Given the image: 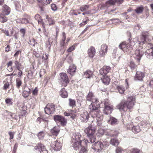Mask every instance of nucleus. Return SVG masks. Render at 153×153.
<instances>
[{
    "mask_svg": "<svg viewBox=\"0 0 153 153\" xmlns=\"http://www.w3.org/2000/svg\"><path fill=\"white\" fill-rule=\"evenodd\" d=\"M135 98L134 96H130L128 98L127 101L123 100L116 106L117 109H119L120 111H125L127 110L131 111L134 105Z\"/></svg>",
    "mask_w": 153,
    "mask_h": 153,
    "instance_id": "f257e3e1",
    "label": "nucleus"
},
{
    "mask_svg": "<svg viewBox=\"0 0 153 153\" xmlns=\"http://www.w3.org/2000/svg\"><path fill=\"white\" fill-rule=\"evenodd\" d=\"M81 136L79 133H75L73 136L71 143L76 150H77L81 147L82 143H83L86 146H87L88 143H89L88 140H83V139H81Z\"/></svg>",
    "mask_w": 153,
    "mask_h": 153,
    "instance_id": "f03ea898",
    "label": "nucleus"
},
{
    "mask_svg": "<svg viewBox=\"0 0 153 153\" xmlns=\"http://www.w3.org/2000/svg\"><path fill=\"white\" fill-rule=\"evenodd\" d=\"M92 123L90 124L89 126L85 129V132L87 134V136L89 138L88 142L89 143H92L95 141L96 137L94 135L95 132V128L93 127Z\"/></svg>",
    "mask_w": 153,
    "mask_h": 153,
    "instance_id": "7ed1b4c3",
    "label": "nucleus"
},
{
    "mask_svg": "<svg viewBox=\"0 0 153 153\" xmlns=\"http://www.w3.org/2000/svg\"><path fill=\"white\" fill-rule=\"evenodd\" d=\"M145 51V48L142 46H139L135 50L133 56L139 63L144 52Z\"/></svg>",
    "mask_w": 153,
    "mask_h": 153,
    "instance_id": "20e7f679",
    "label": "nucleus"
},
{
    "mask_svg": "<svg viewBox=\"0 0 153 153\" xmlns=\"http://www.w3.org/2000/svg\"><path fill=\"white\" fill-rule=\"evenodd\" d=\"M131 42L126 44L125 42H123L119 45V48L124 52L128 53L131 52L132 49V46L131 45Z\"/></svg>",
    "mask_w": 153,
    "mask_h": 153,
    "instance_id": "39448f33",
    "label": "nucleus"
},
{
    "mask_svg": "<svg viewBox=\"0 0 153 153\" xmlns=\"http://www.w3.org/2000/svg\"><path fill=\"white\" fill-rule=\"evenodd\" d=\"M60 82L62 86L66 87L69 82V79L68 76L65 73H62L60 74Z\"/></svg>",
    "mask_w": 153,
    "mask_h": 153,
    "instance_id": "423d86ee",
    "label": "nucleus"
},
{
    "mask_svg": "<svg viewBox=\"0 0 153 153\" xmlns=\"http://www.w3.org/2000/svg\"><path fill=\"white\" fill-rule=\"evenodd\" d=\"M55 110V105L53 103L48 104L45 108V112L46 114H53Z\"/></svg>",
    "mask_w": 153,
    "mask_h": 153,
    "instance_id": "0eeeda50",
    "label": "nucleus"
},
{
    "mask_svg": "<svg viewBox=\"0 0 153 153\" xmlns=\"http://www.w3.org/2000/svg\"><path fill=\"white\" fill-rule=\"evenodd\" d=\"M148 33L147 32L143 33L142 36L140 37V39H137V42L139 44L143 45L146 42L148 37Z\"/></svg>",
    "mask_w": 153,
    "mask_h": 153,
    "instance_id": "6e6552de",
    "label": "nucleus"
},
{
    "mask_svg": "<svg viewBox=\"0 0 153 153\" xmlns=\"http://www.w3.org/2000/svg\"><path fill=\"white\" fill-rule=\"evenodd\" d=\"M104 105V113L106 114H111L113 110V109L111 105L109 104L108 100L107 99L105 101Z\"/></svg>",
    "mask_w": 153,
    "mask_h": 153,
    "instance_id": "1a4fd4ad",
    "label": "nucleus"
},
{
    "mask_svg": "<svg viewBox=\"0 0 153 153\" xmlns=\"http://www.w3.org/2000/svg\"><path fill=\"white\" fill-rule=\"evenodd\" d=\"M103 146L102 143L100 142H97L92 146V148L95 152H99L102 150Z\"/></svg>",
    "mask_w": 153,
    "mask_h": 153,
    "instance_id": "9d476101",
    "label": "nucleus"
},
{
    "mask_svg": "<svg viewBox=\"0 0 153 153\" xmlns=\"http://www.w3.org/2000/svg\"><path fill=\"white\" fill-rule=\"evenodd\" d=\"M34 149L36 150H38L40 153H47V151L46 150L45 146L42 143H39L37 146L34 147Z\"/></svg>",
    "mask_w": 153,
    "mask_h": 153,
    "instance_id": "9b49d317",
    "label": "nucleus"
},
{
    "mask_svg": "<svg viewBox=\"0 0 153 153\" xmlns=\"http://www.w3.org/2000/svg\"><path fill=\"white\" fill-rule=\"evenodd\" d=\"M51 145L53 149L56 151H59L61 149L62 146L61 143L57 140L52 142Z\"/></svg>",
    "mask_w": 153,
    "mask_h": 153,
    "instance_id": "f8f14e48",
    "label": "nucleus"
},
{
    "mask_svg": "<svg viewBox=\"0 0 153 153\" xmlns=\"http://www.w3.org/2000/svg\"><path fill=\"white\" fill-rule=\"evenodd\" d=\"M99 107V104L98 101L97 102L94 101L92 102L89 106L90 111L94 113L97 111L96 110L98 111V108Z\"/></svg>",
    "mask_w": 153,
    "mask_h": 153,
    "instance_id": "ddd939ff",
    "label": "nucleus"
},
{
    "mask_svg": "<svg viewBox=\"0 0 153 153\" xmlns=\"http://www.w3.org/2000/svg\"><path fill=\"white\" fill-rule=\"evenodd\" d=\"M89 116L88 113L86 111H83L80 115V120L82 122H86L88 120Z\"/></svg>",
    "mask_w": 153,
    "mask_h": 153,
    "instance_id": "4468645a",
    "label": "nucleus"
},
{
    "mask_svg": "<svg viewBox=\"0 0 153 153\" xmlns=\"http://www.w3.org/2000/svg\"><path fill=\"white\" fill-rule=\"evenodd\" d=\"M110 69L111 68L109 66H105L100 70L99 72L101 75L104 76L108 73Z\"/></svg>",
    "mask_w": 153,
    "mask_h": 153,
    "instance_id": "2eb2a0df",
    "label": "nucleus"
},
{
    "mask_svg": "<svg viewBox=\"0 0 153 153\" xmlns=\"http://www.w3.org/2000/svg\"><path fill=\"white\" fill-rule=\"evenodd\" d=\"M108 46L106 45H102L101 49L99 52L100 55L101 56H104L107 53Z\"/></svg>",
    "mask_w": 153,
    "mask_h": 153,
    "instance_id": "dca6fc26",
    "label": "nucleus"
},
{
    "mask_svg": "<svg viewBox=\"0 0 153 153\" xmlns=\"http://www.w3.org/2000/svg\"><path fill=\"white\" fill-rule=\"evenodd\" d=\"M144 76V74L143 72L139 71H137L134 79L136 80L142 81Z\"/></svg>",
    "mask_w": 153,
    "mask_h": 153,
    "instance_id": "f3484780",
    "label": "nucleus"
},
{
    "mask_svg": "<svg viewBox=\"0 0 153 153\" xmlns=\"http://www.w3.org/2000/svg\"><path fill=\"white\" fill-rule=\"evenodd\" d=\"M87 100L92 102L94 101L95 102H97V99L95 98L93 93L91 92H90L88 94L86 97Z\"/></svg>",
    "mask_w": 153,
    "mask_h": 153,
    "instance_id": "a211bd4d",
    "label": "nucleus"
},
{
    "mask_svg": "<svg viewBox=\"0 0 153 153\" xmlns=\"http://www.w3.org/2000/svg\"><path fill=\"white\" fill-rule=\"evenodd\" d=\"M10 12V9L8 6L5 4L3 6L2 13L5 15H8Z\"/></svg>",
    "mask_w": 153,
    "mask_h": 153,
    "instance_id": "6ab92c4d",
    "label": "nucleus"
},
{
    "mask_svg": "<svg viewBox=\"0 0 153 153\" xmlns=\"http://www.w3.org/2000/svg\"><path fill=\"white\" fill-rule=\"evenodd\" d=\"M145 52V55L149 59L153 58V47L147 49Z\"/></svg>",
    "mask_w": 153,
    "mask_h": 153,
    "instance_id": "aec40b11",
    "label": "nucleus"
},
{
    "mask_svg": "<svg viewBox=\"0 0 153 153\" xmlns=\"http://www.w3.org/2000/svg\"><path fill=\"white\" fill-rule=\"evenodd\" d=\"M25 90L23 91L22 96L25 98L27 97L30 94V90L25 85L24 87Z\"/></svg>",
    "mask_w": 153,
    "mask_h": 153,
    "instance_id": "412c9836",
    "label": "nucleus"
},
{
    "mask_svg": "<svg viewBox=\"0 0 153 153\" xmlns=\"http://www.w3.org/2000/svg\"><path fill=\"white\" fill-rule=\"evenodd\" d=\"M76 70V67L75 65H71L70 66L67 72L70 75H73L75 72Z\"/></svg>",
    "mask_w": 153,
    "mask_h": 153,
    "instance_id": "4be33fe9",
    "label": "nucleus"
},
{
    "mask_svg": "<svg viewBox=\"0 0 153 153\" xmlns=\"http://www.w3.org/2000/svg\"><path fill=\"white\" fill-rule=\"evenodd\" d=\"M95 48L92 46L88 50V53L89 56L91 58H93L95 54Z\"/></svg>",
    "mask_w": 153,
    "mask_h": 153,
    "instance_id": "5701e85b",
    "label": "nucleus"
},
{
    "mask_svg": "<svg viewBox=\"0 0 153 153\" xmlns=\"http://www.w3.org/2000/svg\"><path fill=\"white\" fill-rule=\"evenodd\" d=\"M61 96L63 98H67L68 97V93L65 88H62L59 92Z\"/></svg>",
    "mask_w": 153,
    "mask_h": 153,
    "instance_id": "b1692460",
    "label": "nucleus"
},
{
    "mask_svg": "<svg viewBox=\"0 0 153 153\" xmlns=\"http://www.w3.org/2000/svg\"><path fill=\"white\" fill-rule=\"evenodd\" d=\"M110 143L112 145L117 146L119 144V142L116 138H112L110 141Z\"/></svg>",
    "mask_w": 153,
    "mask_h": 153,
    "instance_id": "393cba45",
    "label": "nucleus"
},
{
    "mask_svg": "<svg viewBox=\"0 0 153 153\" xmlns=\"http://www.w3.org/2000/svg\"><path fill=\"white\" fill-rule=\"evenodd\" d=\"M103 77L102 79V82L106 85H108L110 81V78L105 75L103 76Z\"/></svg>",
    "mask_w": 153,
    "mask_h": 153,
    "instance_id": "a878e982",
    "label": "nucleus"
},
{
    "mask_svg": "<svg viewBox=\"0 0 153 153\" xmlns=\"http://www.w3.org/2000/svg\"><path fill=\"white\" fill-rule=\"evenodd\" d=\"M114 131L109 129L105 131V134L107 136L111 137H114L115 135Z\"/></svg>",
    "mask_w": 153,
    "mask_h": 153,
    "instance_id": "bb28decb",
    "label": "nucleus"
},
{
    "mask_svg": "<svg viewBox=\"0 0 153 153\" xmlns=\"http://www.w3.org/2000/svg\"><path fill=\"white\" fill-rule=\"evenodd\" d=\"M93 74L92 71L90 70H87L84 72L83 75L86 78H90L92 76Z\"/></svg>",
    "mask_w": 153,
    "mask_h": 153,
    "instance_id": "cd10ccee",
    "label": "nucleus"
},
{
    "mask_svg": "<svg viewBox=\"0 0 153 153\" xmlns=\"http://www.w3.org/2000/svg\"><path fill=\"white\" fill-rule=\"evenodd\" d=\"M73 111L72 110H71L70 112L65 111L64 113V115L65 116H70L73 119H74L76 115L75 114L73 113Z\"/></svg>",
    "mask_w": 153,
    "mask_h": 153,
    "instance_id": "c85d7f7f",
    "label": "nucleus"
},
{
    "mask_svg": "<svg viewBox=\"0 0 153 153\" xmlns=\"http://www.w3.org/2000/svg\"><path fill=\"white\" fill-rule=\"evenodd\" d=\"M109 122L112 125L117 124L118 123V120L113 117H110Z\"/></svg>",
    "mask_w": 153,
    "mask_h": 153,
    "instance_id": "c756f323",
    "label": "nucleus"
},
{
    "mask_svg": "<svg viewBox=\"0 0 153 153\" xmlns=\"http://www.w3.org/2000/svg\"><path fill=\"white\" fill-rule=\"evenodd\" d=\"M59 130L58 127H55L51 130V132L52 134L55 136H57L59 132Z\"/></svg>",
    "mask_w": 153,
    "mask_h": 153,
    "instance_id": "7c9ffc66",
    "label": "nucleus"
},
{
    "mask_svg": "<svg viewBox=\"0 0 153 153\" xmlns=\"http://www.w3.org/2000/svg\"><path fill=\"white\" fill-rule=\"evenodd\" d=\"M132 130L134 133H137L141 131V129L139 126H134L132 128Z\"/></svg>",
    "mask_w": 153,
    "mask_h": 153,
    "instance_id": "2f4dec72",
    "label": "nucleus"
},
{
    "mask_svg": "<svg viewBox=\"0 0 153 153\" xmlns=\"http://www.w3.org/2000/svg\"><path fill=\"white\" fill-rule=\"evenodd\" d=\"M62 40L60 42V45L61 46H66L67 44L66 43L65 44V41L66 39L65 33V32H63L62 33Z\"/></svg>",
    "mask_w": 153,
    "mask_h": 153,
    "instance_id": "473e14b6",
    "label": "nucleus"
},
{
    "mask_svg": "<svg viewBox=\"0 0 153 153\" xmlns=\"http://www.w3.org/2000/svg\"><path fill=\"white\" fill-rule=\"evenodd\" d=\"M116 88L119 92L121 94L124 93L125 91V88L122 85H117V86Z\"/></svg>",
    "mask_w": 153,
    "mask_h": 153,
    "instance_id": "72a5a7b5",
    "label": "nucleus"
},
{
    "mask_svg": "<svg viewBox=\"0 0 153 153\" xmlns=\"http://www.w3.org/2000/svg\"><path fill=\"white\" fill-rule=\"evenodd\" d=\"M122 117H123L122 121V122H123V124L125 125V126H127L128 125V121L127 120V118L128 119L129 116L128 115H126V118H124V117L123 116V115H122Z\"/></svg>",
    "mask_w": 153,
    "mask_h": 153,
    "instance_id": "f704fd0d",
    "label": "nucleus"
},
{
    "mask_svg": "<svg viewBox=\"0 0 153 153\" xmlns=\"http://www.w3.org/2000/svg\"><path fill=\"white\" fill-rule=\"evenodd\" d=\"M144 10L143 7L142 6L138 7L135 10V11L137 14L141 13Z\"/></svg>",
    "mask_w": 153,
    "mask_h": 153,
    "instance_id": "c9c22d12",
    "label": "nucleus"
},
{
    "mask_svg": "<svg viewBox=\"0 0 153 153\" xmlns=\"http://www.w3.org/2000/svg\"><path fill=\"white\" fill-rule=\"evenodd\" d=\"M116 1L114 0H109L107 1L105 3V6L108 7H109V5H113L114 4Z\"/></svg>",
    "mask_w": 153,
    "mask_h": 153,
    "instance_id": "e433bc0d",
    "label": "nucleus"
},
{
    "mask_svg": "<svg viewBox=\"0 0 153 153\" xmlns=\"http://www.w3.org/2000/svg\"><path fill=\"white\" fill-rule=\"evenodd\" d=\"M62 116L61 115H56L54 116L53 118L55 121L56 123L60 122Z\"/></svg>",
    "mask_w": 153,
    "mask_h": 153,
    "instance_id": "4c0bfd02",
    "label": "nucleus"
},
{
    "mask_svg": "<svg viewBox=\"0 0 153 153\" xmlns=\"http://www.w3.org/2000/svg\"><path fill=\"white\" fill-rule=\"evenodd\" d=\"M89 5H82L80 7V10L82 12L86 11L89 8Z\"/></svg>",
    "mask_w": 153,
    "mask_h": 153,
    "instance_id": "58836bf2",
    "label": "nucleus"
},
{
    "mask_svg": "<svg viewBox=\"0 0 153 153\" xmlns=\"http://www.w3.org/2000/svg\"><path fill=\"white\" fill-rule=\"evenodd\" d=\"M4 86H3V89L4 90H6L10 86L9 83L7 80H4L3 82Z\"/></svg>",
    "mask_w": 153,
    "mask_h": 153,
    "instance_id": "ea45409f",
    "label": "nucleus"
},
{
    "mask_svg": "<svg viewBox=\"0 0 153 153\" xmlns=\"http://www.w3.org/2000/svg\"><path fill=\"white\" fill-rule=\"evenodd\" d=\"M67 122V120L65 119V118L62 116L60 122L61 125L62 126H65Z\"/></svg>",
    "mask_w": 153,
    "mask_h": 153,
    "instance_id": "a19ab883",
    "label": "nucleus"
},
{
    "mask_svg": "<svg viewBox=\"0 0 153 153\" xmlns=\"http://www.w3.org/2000/svg\"><path fill=\"white\" fill-rule=\"evenodd\" d=\"M129 66L132 70L134 69L137 67V65L135 64L134 62L132 61H131L130 62Z\"/></svg>",
    "mask_w": 153,
    "mask_h": 153,
    "instance_id": "79ce46f5",
    "label": "nucleus"
},
{
    "mask_svg": "<svg viewBox=\"0 0 153 153\" xmlns=\"http://www.w3.org/2000/svg\"><path fill=\"white\" fill-rule=\"evenodd\" d=\"M46 18L47 19L48 21L49 24L50 25H53L54 24L55 22L51 18L48 17V16H47L46 17Z\"/></svg>",
    "mask_w": 153,
    "mask_h": 153,
    "instance_id": "37998d69",
    "label": "nucleus"
},
{
    "mask_svg": "<svg viewBox=\"0 0 153 153\" xmlns=\"http://www.w3.org/2000/svg\"><path fill=\"white\" fill-rule=\"evenodd\" d=\"M14 63L15 65L16 68L18 70H19L21 68L20 67L21 65L20 63H19L16 60L14 62Z\"/></svg>",
    "mask_w": 153,
    "mask_h": 153,
    "instance_id": "c03bdc74",
    "label": "nucleus"
},
{
    "mask_svg": "<svg viewBox=\"0 0 153 153\" xmlns=\"http://www.w3.org/2000/svg\"><path fill=\"white\" fill-rule=\"evenodd\" d=\"M45 135L44 132L43 131H41L38 133V137L39 139H42L44 138Z\"/></svg>",
    "mask_w": 153,
    "mask_h": 153,
    "instance_id": "a18cd8bd",
    "label": "nucleus"
},
{
    "mask_svg": "<svg viewBox=\"0 0 153 153\" xmlns=\"http://www.w3.org/2000/svg\"><path fill=\"white\" fill-rule=\"evenodd\" d=\"M94 114L95 115V116H94L93 117V116H92V117L94 118L95 117H96V119L97 118V117H99L100 116H102V113L99 111H95V112L94 113Z\"/></svg>",
    "mask_w": 153,
    "mask_h": 153,
    "instance_id": "49530a36",
    "label": "nucleus"
},
{
    "mask_svg": "<svg viewBox=\"0 0 153 153\" xmlns=\"http://www.w3.org/2000/svg\"><path fill=\"white\" fill-rule=\"evenodd\" d=\"M69 105L72 107H74L75 105V101L74 100L71 99H69Z\"/></svg>",
    "mask_w": 153,
    "mask_h": 153,
    "instance_id": "de8ad7c7",
    "label": "nucleus"
},
{
    "mask_svg": "<svg viewBox=\"0 0 153 153\" xmlns=\"http://www.w3.org/2000/svg\"><path fill=\"white\" fill-rule=\"evenodd\" d=\"M22 84V82L19 79H16V86L18 88H19L21 86Z\"/></svg>",
    "mask_w": 153,
    "mask_h": 153,
    "instance_id": "09e8293b",
    "label": "nucleus"
},
{
    "mask_svg": "<svg viewBox=\"0 0 153 153\" xmlns=\"http://www.w3.org/2000/svg\"><path fill=\"white\" fill-rule=\"evenodd\" d=\"M5 101L6 104L8 105H12L13 103L12 101V99L11 98H7L6 99Z\"/></svg>",
    "mask_w": 153,
    "mask_h": 153,
    "instance_id": "8fccbe9b",
    "label": "nucleus"
},
{
    "mask_svg": "<svg viewBox=\"0 0 153 153\" xmlns=\"http://www.w3.org/2000/svg\"><path fill=\"white\" fill-rule=\"evenodd\" d=\"M21 23L22 24H27L29 23V20L26 18H23L21 20Z\"/></svg>",
    "mask_w": 153,
    "mask_h": 153,
    "instance_id": "3c124183",
    "label": "nucleus"
},
{
    "mask_svg": "<svg viewBox=\"0 0 153 153\" xmlns=\"http://www.w3.org/2000/svg\"><path fill=\"white\" fill-rule=\"evenodd\" d=\"M105 131L104 129L101 128L99 129L98 130V133L101 135H103V134H105Z\"/></svg>",
    "mask_w": 153,
    "mask_h": 153,
    "instance_id": "603ef678",
    "label": "nucleus"
},
{
    "mask_svg": "<svg viewBox=\"0 0 153 153\" xmlns=\"http://www.w3.org/2000/svg\"><path fill=\"white\" fill-rule=\"evenodd\" d=\"M26 29L25 28H22L20 30V32L22 34V36L24 38L25 36L26 32Z\"/></svg>",
    "mask_w": 153,
    "mask_h": 153,
    "instance_id": "864d4df0",
    "label": "nucleus"
},
{
    "mask_svg": "<svg viewBox=\"0 0 153 153\" xmlns=\"http://www.w3.org/2000/svg\"><path fill=\"white\" fill-rule=\"evenodd\" d=\"M123 151V149L121 148L117 147L116 149L115 152L116 153H121Z\"/></svg>",
    "mask_w": 153,
    "mask_h": 153,
    "instance_id": "5fc2aeb1",
    "label": "nucleus"
},
{
    "mask_svg": "<svg viewBox=\"0 0 153 153\" xmlns=\"http://www.w3.org/2000/svg\"><path fill=\"white\" fill-rule=\"evenodd\" d=\"M51 9L54 11H56L57 9V7L56 5L54 4H53L51 6Z\"/></svg>",
    "mask_w": 153,
    "mask_h": 153,
    "instance_id": "6e6d98bb",
    "label": "nucleus"
},
{
    "mask_svg": "<svg viewBox=\"0 0 153 153\" xmlns=\"http://www.w3.org/2000/svg\"><path fill=\"white\" fill-rule=\"evenodd\" d=\"M8 134L10 136V140L13 139L14 138L15 132L10 131L8 132Z\"/></svg>",
    "mask_w": 153,
    "mask_h": 153,
    "instance_id": "4d7b16f0",
    "label": "nucleus"
},
{
    "mask_svg": "<svg viewBox=\"0 0 153 153\" xmlns=\"http://www.w3.org/2000/svg\"><path fill=\"white\" fill-rule=\"evenodd\" d=\"M140 150L137 149H133L131 150V153H140Z\"/></svg>",
    "mask_w": 153,
    "mask_h": 153,
    "instance_id": "13d9d810",
    "label": "nucleus"
},
{
    "mask_svg": "<svg viewBox=\"0 0 153 153\" xmlns=\"http://www.w3.org/2000/svg\"><path fill=\"white\" fill-rule=\"evenodd\" d=\"M37 121H39V123H40L41 121H43L45 122H46L47 123H48V121L46 120H44L43 118H41L40 117H38L37 119Z\"/></svg>",
    "mask_w": 153,
    "mask_h": 153,
    "instance_id": "bf43d9fd",
    "label": "nucleus"
},
{
    "mask_svg": "<svg viewBox=\"0 0 153 153\" xmlns=\"http://www.w3.org/2000/svg\"><path fill=\"white\" fill-rule=\"evenodd\" d=\"M87 152V149L85 148L82 147L79 153H86Z\"/></svg>",
    "mask_w": 153,
    "mask_h": 153,
    "instance_id": "052dcab7",
    "label": "nucleus"
},
{
    "mask_svg": "<svg viewBox=\"0 0 153 153\" xmlns=\"http://www.w3.org/2000/svg\"><path fill=\"white\" fill-rule=\"evenodd\" d=\"M75 49V46L74 45H72L69 47L68 49V52H70L74 50Z\"/></svg>",
    "mask_w": 153,
    "mask_h": 153,
    "instance_id": "680f3d73",
    "label": "nucleus"
},
{
    "mask_svg": "<svg viewBox=\"0 0 153 153\" xmlns=\"http://www.w3.org/2000/svg\"><path fill=\"white\" fill-rule=\"evenodd\" d=\"M48 59V55L46 53H45V55L44 54L42 56V62H43L44 61L47 60Z\"/></svg>",
    "mask_w": 153,
    "mask_h": 153,
    "instance_id": "e2e57ef3",
    "label": "nucleus"
},
{
    "mask_svg": "<svg viewBox=\"0 0 153 153\" xmlns=\"http://www.w3.org/2000/svg\"><path fill=\"white\" fill-rule=\"evenodd\" d=\"M18 144L17 143H15V144L14 146L13 149V152H16L17 149L18 147Z\"/></svg>",
    "mask_w": 153,
    "mask_h": 153,
    "instance_id": "0e129e2a",
    "label": "nucleus"
},
{
    "mask_svg": "<svg viewBox=\"0 0 153 153\" xmlns=\"http://www.w3.org/2000/svg\"><path fill=\"white\" fill-rule=\"evenodd\" d=\"M2 31L3 33H5L6 36H9V32H8V30H2Z\"/></svg>",
    "mask_w": 153,
    "mask_h": 153,
    "instance_id": "69168bd1",
    "label": "nucleus"
},
{
    "mask_svg": "<svg viewBox=\"0 0 153 153\" xmlns=\"http://www.w3.org/2000/svg\"><path fill=\"white\" fill-rule=\"evenodd\" d=\"M38 91V90L36 88H35L33 90V95H36L37 94Z\"/></svg>",
    "mask_w": 153,
    "mask_h": 153,
    "instance_id": "338daca9",
    "label": "nucleus"
},
{
    "mask_svg": "<svg viewBox=\"0 0 153 153\" xmlns=\"http://www.w3.org/2000/svg\"><path fill=\"white\" fill-rule=\"evenodd\" d=\"M41 18V16L39 14H36L35 15V19L38 21Z\"/></svg>",
    "mask_w": 153,
    "mask_h": 153,
    "instance_id": "774afa93",
    "label": "nucleus"
}]
</instances>
